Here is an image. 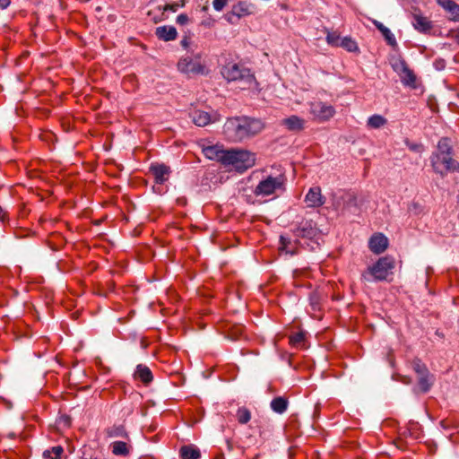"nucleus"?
Segmentation results:
<instances>
[{"label":"nucleus","mask_w":459,"mask_h":459,"mask_svg":"<svg viewBox=\"0 0 459 459\" xmlns=\"http://www.w3.org/2000/svg\"><path fill=\"white\" fill-rule=\"evenodd\" d=\"M264 123L255 117H230L224 124V133L233 141H242L244 138L259 133Z\"/></svg>","instance_id":"f257e3e1"},{"label":"nucleus","mask_w":459,"mask_h":459,"mask_svg":"<svg viewBox=\"0 0 459 459\" xmlns=\"http://www.w3.org/2000/svg\"><path fill=\"white\" fill-rule=\"evenodd\" d=\"M333 209L342 216L358 215L361 203L353 191H339L333 196Z\"/></svg>","instance_id":"f03ea898"},{"label":"nucleus","mask_w":459,"mask_h":459,"mask_svg":"<svg viewBox=\"0 0 459 459\" xmlns=\"http://www.w3.org/2000/svg\"><path fill=\"white\" fill-rule=\"evenodd\" d=\"M255 164V154L238 148L227 149L223 166L231 167L238 172H244Z\"/></svg>","instance_id":"7ed1b4c3"},{"label":"nucleus","mask_w":459,"mask_h":459,"mask_svg":"<svg viewBox=\"0 0 459 459\" xmlns=\"http://www.w3.org/2000/svg\"><path fill=\"white\" fill-rule=\"evenodd\" d=\"M394 259L390 255L380 257L373 265L369 266L366 272L361 274L365 281H386L388 276L393 274L394 268Z\"/></svg>","instance_id":"20e7f679"},{"label":"nucleus","mask_w":459,"mask_h":459,"mask_svg":"<svg viewBox=\"0 0 459 459\" xmlns=\"http://www.w3.org/2000/svg\"><path fill=\"white\" fill-rule=\"evenodd\" d=\"M222 76L229 82L243 81L251 84L255 81L250 70L235 63H229L221 69Z\"/></svg>","instance_id":"39448f33"},{"label":"nucleus","mask_w":459,"mask_h":459,"mask_svg":"<svg viewBox=\"0 0 459 459\" xmlns=\"http://www.w3.org/2000/svg\"><path fill=\"white\" fill-rule=\"evenodd\" d=\"M285 183V177L278 175L277 177L267 176L262 179L254 189V194L256 196H268L275 194L279 190L283 189Z\"/></svg>","instance_id":"423d86ee"},{"label":"nucleus","mask_w":459,"mask_h":459,"mask_svg":"<svg viewBox=\"0 0 459 459\" xmlns=\"http://www.w3.org/2000/svg\"><path fill=\"white\" fill-rule=\"evenodd\" d=\"M392 68L399 75L403 85L416 88V75L411 70L404 59L399 57L391 63Z\"/></svg>","instance_id":"0eeeda50"},{"label":"nucleus","mask_w":459,"mask_h":459,"mask_svg":"<svg viewBox=\"0 0 459 459\" xmlns=\"http://www.w3.org/2000/svg\"><path fill=\"white\" fill-rule=\"evenodd\" d=\"M437 151L433 152L430 156L431 166L435 172L443 175L439 167V160L441 157L453 154V147L450 144V140L447 137L441 138L437 143Z\"/></svg>","instance_id":"6e6552de"},{"label":"nucleus","mask_w":459,"mask_h":459,"mask_svg":"<svg viewBox=\"0 0 459 459\" xmlns=\"http://www.w3.org/2000/svg\"><path fill=\"white\" fill-rule=\"evenodd\" d=\"M304 201L307 207L316 208L322 206L325 204V199L322 195L320 187L315 186L308 190Z\"/></svg>","instance_id":"1a4fd4ad"},{"label":"nucleus","mask_w":459,"mask_h":459,"mask_svg":"<svg viewBox=\"0 0 459 459\" xmlns=\"http://www.w3.org/2000/svg\"><path fill=\"white\" fill-rule=\"evenodd\" d=\"M227 149H224L221 145H210L203 148L204 156L212 160H217L222 165L225 160Z\"/></svg>","instance_id":"9d476101"},{"label":"nucleus","mask_w":459,"mask_h":459,"mask_svg":"<svg viewBox=\"0 0 459 459\" xmlns=\"http://www.w3.org/2000/svg\"><path fill=\"white\" fill-rule=\"evenodd\" d=\"M368 247L374 254H381L387 248L388 239L382 233L375 234L369 238Z\"/></svg>","instance_id":"9b49d317"},{"label":"nucleus","mask_w":459,"mask_h":459,"mask_svg":"<svg viewBox=\"0 0 459 459\" xmlns=\"http://www.w3.org/2000/svg\"><path fill=\"white\" fill-rule=\"evenodd\" d=\"M150 172L157 184H163L169 179L170 169L165 164L154 163L150 166Z\"/></svg>","instance_id":"f8f14e48"},{"label":"nucleus","mask_w":459,"mask_h":459,"mask_svg":"<svg viewBox=\"0 0 459 459\" xmlns=\"http://www.w3.org/2000/svg\"><path fill=\"white\" fill-rule=\"evenodd\" d=\"M254 5L247 1H238L232 6L230 13L228 16L234 15L238 18L250 15L253 13ZM228 21L230 22V18L228 17Z\"/></svg>","instance_id":"ddd939ff"},{"label":"nucleus","mask_w":459,"mask_h":459,"mask_svg":"<svg viewBox=\"0 0 459 459\" xmlns=\"http://www.w3.org/2000/svg\"><path fill=\"white\" fill-rule=\"evenodd\" d=\"M316 228L311 221H303L294 230L297 237L312 238L316 235Z\"/></svg>","instance_id":"4468645a"},{"label":"nucleus","mask_w":459,"mask_h":459,"mask_svg":"<svg viewBox=\"0 0 459 459\" xmlns=\"http://www.w3.org/2000/svg\"><path fill=\"white\" fill-rule=\"evenodd\" d=\"M178 69L185 74H200L203 72V66L194 62L190 57L182 58L178 64Z\"/></svg>","instance_id":"2eb2a0df"},{"label":"nucleus","mask_w":459,"mask_h":459,"mask_svg":"<svg viewBox=\"0 0 459 459\" xmlns=\"http://www.w3.org/2000/svg\"><path fill=\"white\" fill-rule=\"evenodd\" d=\"M156 36L158 39L164 40V41H170L174 40L178 36V31L175 27L173 26H160L156 28L155 31Z\"/></svg>","instance_id":"dca6fc26"},{"label":"nucleus","mask_w":459,"mask_h":459,"mask_svg":"<svg viewBox=\"0 0 459 459\" xmlns=\"http://www.w3.org/2000/svg\"><path fill=\"white\" fill-rule=\"evenodd\" d=\"M412 24L414 28L420 32H427L432 28L431 22L427 17L420 14H414Z\"/></svg>","instance_id":"f3484780"},{"label":"nucleus","mask_w":459,"mask_h":459,"mask_svg":"<svg viewBox=\"0 0 459 459\" xmlns=\"http://www.w3.org/2000/svg\"><path fill=\"white\" fill-rule=\"evenodd\" d=\"M434 383V376L429 372L418 376V388L422 393H427L430 390Z\"/></svg>","instance_id":"a211bd4d"},{"label":"nucleus","mask_w":459,"mask_h":459,"mask_svg":"<svg viewBox=\"0 0 459 459\" xmlns=\"http://www.w3.org/2000/svg\"><path fill=\"white\" fill-rule=\"evenodd\" d=\"M289 402L282 396L275 397L271 402V409L279 414L284 413L288 409Z\"/></svg>","instance_id":"6ab92c4d"},{"label":"nucleus","mask_w":459,"mask_h":459,"mask_svg":"<svg viewBox=\"0 0 459 459\" xmlns=\"http://www.w3.org/2000/svg\"><path fill=\"white\" fill-rule=\"evenodd\" d=\"M282 123L290 131H299L304 126V120L299 117H288Z\"/></svg>","instance_id":"aec40b11"},{"label":"nucleus","mask_w":459,"mask_h":459,"mask_svg":"<svg viewBox=\"0 0 459 459\" xmlns=\"http://www.w3.org/2000/svg\"><path fill=\"white\" fill-rule=\"evenodd\" d=\"M134 374L141 381L145 384H148L152 380V371L145 365L139 364Z\"/></svg>","instance_id":"412c9836"},{"label":"nucleus","mask_w":459,"mask_h":459,"mask_svg":"<svg viewBox=\"0 0 459 459\" xmlns=\"http://www.w3.org/2000/svg\"><path fill=\"white\" fill-rule=\"evenodd\" d=\"M180 455L182 459H200V450L192 446H184L180 449Z\"/></svg>","instance_id":"4be33fe9"},{"label":"nucleus","mask_w":459,"mask_h":459,"mask_svg":"<svg viewBox=\"0 0 459 459\" xmlns=\"http://www.w3.org/2000/svg\"><path fill=\"white\" fill-rule=\"evenodd\" d=\"M339 47L344 48L348 52L359 53V48L355 39L351 37H344L339 44Z\"/></svg>","instance_id":"5701e85b"},{"label":"nucleus","mask_w":459,"mask_h":459,"mask_svg":"<svg viewBox=\"0 0 459 459\" xmlns=\"http://www.w3.org/2000/svg\"><path fill=\"white\" fill-rule=\"evenodd\" d=\"M112 453L116 455L126 456L130 454V448L124 441H115L111 444Z\"/></svg>","instance_id":"b1692460"},{"label":"nucleus","mask_w":459,"mask_h":459,"mask_svg":"<svg viewBox=\"0 0 459 459\" xmlns=\"http://www.w3.org/2000/svg\"><path fill=\"white\" fill-rule=\"evenodd\" d=\"M452 156L453 154H449L441 157L439 160V163H442L445 166L446 170L447 171H459V162L453 159Z\"/></svg>","instance_id":"393cba45"},{"label":"nucleus","mask_w":459,"mask_h":459,"mask_svg":"<svg viewBox=\"0 0 459 459\" xmlns=\"http://www.w3.org/2000/svg\"><path fill=\"white\" fill-rule=\"evenodd\" d=\"M64 449L61 446H53L43 452L44 459H60Z\"/></svg>","instance_id":"a878e982"},{"label":"nucleus","mask_w":459,"mask_h":459,"mask_svg":"<svg viewBox=\"0 0 459 459\" xmlns=\"http://www.w3.org/2000/svg\"><path fill=\"white\" fill-rule=\"evenodd\" d=\"M312 112L316 114V112L322 113L323 115H332L335 111L333 110L332 106H328L322 102H316L313 104Z\"/></svg>","instance_id":"bb28decb"},{"label":"nucleus","mask_w":459,"mask_h":459,"mask_svg":"<svg viewBox=\"0 0 459 459\" xmlns=\"http://www.w3.org/2000/svg\"><path fill=\"white\" fill-rule=\"evenodd\" d=\"M326 31V42L328 45L332 47H339L340 42L342 41V38L337 31H330L325 29Z\"/></svg>","instance_id":"cd10ccee"},{"label":"nucleus","mask_w":459,"mask_h":459,"mask_svg":"<svg viewBox=\"0 0 459 459\" xmlns=\"http://www.w3.org/2000/svg\"><path fill=\"white\" fill-rule=\"evenodd\" d=\"M236 417L240 424H247L251 419V412L248 409L241 407L238 409Z\"/></svg>","instance_id":"c85d7f7f"},{"label":"nucleus","mask_w":459,"mask_h":459,"mask_svg":"<svg viewBox=\"0 0 459 459\" xmlns=\"http://www.w3.org/2000/svg\"><path fill=\"white\" fill-rule=\"evenodd\" d=\"M217 117H193V123L197 126H205L216 122Z\"/></svg>","instance_id":"c756f323"},{"label":"nucleus","mask_w":459,"mask_h":459,"mask_svg":"<svg viewBox=\"0 0 459 459\" xmlns=\"http://www.w3.org/2000/svg\"><path fill=\"white\" fill-rule=\"evenodd\" d=\"M386 123L384 117H369L367 125L370 128H379Z\"/></svg>","instance_id":"7c9ffc66"},{"label":"nucleus","mask_w":459,"mask_h":459,"mask_svg":"<svg viewBox=\"0 0 459 459\" xmlns=\"http://www.w3.org/2000/svg\"><path fill=\"white\" fill-rule=\"evenodd\" d=\"M445 10L450 14L452 20L459 21V4L453 1Z\"/></svg>","instance_id":"2f4dec72"},{"label":"nucleus","mask_w":459,"mask_h":459,"mask_svg":"<svg viewBox=\"0 0 459 459\" xmlns=\"http://www.w3.org/2000/svg\"><path fill=\"white\" fill-rule=\"evenodd\" d=\"M412 368L417 374V376H420L422 374L424 375L427 372H429V369L427 368L425 364H423L420 359H414L412 361Z\"/></svg>","instance_id":"473e14b6"},{"label":"nucleus","mask_w":459,"mask_h":459,"mask_svg":"<svg viewBox=\"0 0 459 459\" xmlns=\"http://www.w3.org/2000/svg\"><path fill=\"white\" fill-rule=\"evenodd\" d=\"M381 33L388 45H390L392 47L397 46V42H396L394 35L391 32V30L387 27Z\"/></svg>","instance_id":"72a5a7b5"},{"label":"nucleus","mask_w":459,"mask_h":459,"mask_svg":"<svg viewBox=\"0 0 459 459\" xmlns=\"http://www.w3.org/2000/svg\"><path fill=\"white\" fill-rule=\"evenodd\" d=\"M280 244H281L280 250L284 251L286 254H290L291 255H293L295 254V252L293 250H290L288 248V245L290 244V241L287 238L281 236Z\"/></svg>","instance_id":"f704fd0d"},{"label":"nucleus","mask_w":459,"mask_h":459,"mask_svg":"<svg viewBox=\"0 0 459 459\" xmlns=\"http://www.w3.org/2000/svg\"><path fill=\"white\" fill-rule=\"evenodd\" d=\"M405 143L414 152L421 153L424 151V146L421 143H411L409 140H406Z\"/></svg>","instance_id":"c9c22d12"},{"label":"nucleus","mask_w":459,"mask_h":459,"mask_svg":"<svg viewBox=\"0 0 459 459\" xmlns=\"http://www.w3.org/2000/svg\"><path fill=\"white\" fill-rule=\"evenodd\" d=\"M305 340V333L303 332H299L293 334L290 337V342L293 345H300Z\"/></svg>","instance_id":"e433bc0d"},{"label":"nucleus","mask_w":459,"mask_h":459,"mask_svg":"<svg viewBox=\"0 0 459 459\" xmlns=\"http://www.w3.org/2000/svg\"><path fill=\"white\" fill-rule=\"evenodd\" d=\"M228 4V0H213L212 5L213 8L220 12Z\"/></svg>","instance_id":"4c0bfd02"},{"label":"nucleus","mask_w":459,"mask_h":459,"mask_svg":"<svg viewBox=\"0 0 459 459\" xmlns=\"http://www.w3.org/2000/svg\"><path fill=\"white\" fill-rule=\"evenodd\" d=\"M176 22L179 25H185V24L188 23L189 17L186 13H180L179 15H178Z\"/></svg>","instance_id":"58836bf2"},{"label":"nucleus","mask_w":459,"mask_h":459,"mask_svg":"<svg viewBox=\"0 0 459 459\" xmlns=\"http://www.w3.org/2000/svg\"><path fill=\"white\" fill-rule=\"evenodd\" d=\"M373 24L376 26V28L382 32L386 27L380 22L374 20Z\"/></svg>","instance_id":"ea45409f"},{"label":"nucleus","mask_w":459,"mask_h":459,"mask_svg":"<svg viewBox=\"0 0 459 459\" xmlns=\"http://www.w3.org/2000/svg\"><path fill=\"white\" fill-rule=\"evenodd\" d=\"M373 24L376 26V28L382 32L386 27L380 22L374 20Z\"/></svg>","instance_id":"a19ab883"},{"label":"nucleus","mask_w":459,"mask_h":459,"mask_svg":"<svg viewBox=\"0 0 459 459\" xmlns=\"http://www.w3.org/2000/svg\"><path fill=\"white\" fill-rule=\"evenodd\" d=\"M373 24L376 26V28L382 32L386 27L380 22L374 20Z\"/></svg>","instance_id":"79ce46f5"},{"label":"nucleus","mask_w":459,"mask_h":459,"mask_svg":"<svg viewBox=\"0 0 459 459\" xmlns=\"http://www.w3.org/2000/svg\"><path fill=\"white\" fill-rule=\"evenodd\" d=\"M164 11L176 12L178 10L177 4H166L163 8Z\"/></svg>","instance_id":"37998d69"},{"label":"nucleus","mask_w":459,"mask_h":459,"mask_svg":"<svg viewBox=\"0 0 459 459\" xmlns=\"http://www.w3.org/2000/svg\"><path fill=\"white\" fill-rule=\"evenodd\" d=\"M439 5H441L444 9L450 4L452 0H436Z\"/></svg>","instance_id":"c03bdc74"},{"label":"nucleus","mask_w":459,"mask_h":459,"mask_svg":"<svg viewBox=\"0 0 459 459\" xmlns=\"http://www.w3.org/2000/svg\"><path fill=\"white\" fill-rule=\"evenodd\" d=\"M11 4V0H0V8L6 9Z\"/></svg>","instance_id":"a18cd8bd"},{"label":"nucleus","mask_w":459,"mask_h":459,"mask_svg":"<svg viewBox=\"0 0 459 459\" xmlns=\"http://www.w3.org/2000/svg\"><path fill=\"white\" fill-rule=\"evenodd\" d=\"M180 43L183 48H186L189 44V39L187 37H185L184 39H182Z\"/></svg>","instance_id":"49530a36"},{"label":"nucleus","mask_w":459,"mask_h":459,"mask_svg":"<svg viewBox=\"0 0 459 459\" xmlns=\"http://www.w3.org/2000/svg\"><path fill=\"white\" fill-rule=\"evenodd\" d=\"M213 22H214L213 20L209 19L207 21L202 22V25H204L205 27H211L213 24Z\"/></svg>","instance_id":"de8ad7c7"},{"label":"nucleus","mask_w":459,"mask_h":459,"mask_svg":"<svg viewBox=\"0 0 459 459\" xmlns=\"http://www.w3.org/2000/svg\"><path fill=\"white\" fill-rule=\"evenodd\" d=\"M6 212L0 209V221H4Z\"/></svg>","instance_id":"09e8293b"},{"label":"nucleus","mask_w":459,"mask_h":459,"mask_svg":"<svg viewBox=\"0 0 459 459\" xmlns=\"http://www.w3.org/2000/svg\"><path fill=\"white\" fill-rule=\"evenodd\" d=\"M321 118V121H325L328 117H325V116H323V117H319Z\"/></svg>","instance_id":"8fccbe9b"},{"label":"nucleus","mask_w":459,"mask_h":459,"mask_svg":"<svg viewBox=\"0 0 459 459\" xmlns=\"http://www.w3.org/2000/svg\"><path fill=\"white\" fill-rule=\"evenodd\" d=\"M456 39H457V42L459 43V31L456 33Z\"/></svg>","instance_id":"3c124183"},{"label":"nucleus","mask_w":459,"mask_h":459,"mask_svg":"<svg viewBox=\"0 0 459 459\" xmlns=\"http://www.w3.org/2000/svg\"><path fill=\"white\" fill-rule=\"evenodd\" d=\"M202 115H205V116H208V112H204Z\"/></svg>","instance_id":"603ef678"}]
</instances>
